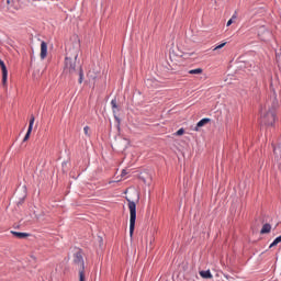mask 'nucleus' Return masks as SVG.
Listing matches in <instances>:
<instances>
[{
	"mask_svg": "<svg viewBox=\"0 0 281 281\" xmlns=\"http://www.w3.org/2000/svg\"><path fill=\"white\" fill-rule=\"evenodd\" d=\"M76 60L77 59H66L65 58L64 71H65V74H70V75L78 74L79 75V85H82V80L85 78V71L82 70L81 66H79V69H76L77 68Z\"/></svg>",
	"mask_w": 281,
	"mask_h": 281,
	"instance_id": "1",
	"label": "nucleus"
},
{
	"mask_svg": "<svg viewBox=\"0 0 281 281\" xmlns=\"http://www.w3.org/2000/svg\"><path fill=\"white\" fill-rule=\"evenodd\" d=\"M130 210V236L135 232V221H137V204L131 198H125Z\"/></svg>",
	"mask_w": 281,
	"mask_h": 281,
	"instance_id": "2",
	"label": "nucleus"
},
{
	"mask_svg": "<svg viewBox=\"0 0 281 281\" xmlns=\"http://www.w3.org/2000/svg\"><path fill=\"white\" fill-rule=\"evenodd\" d=\"M74 262L79 267V281H85V259L82 258V252L77 251L74 255Z\"/></svg>",
	"mask_w": 281,
	"mask_h": 281,
	"instance_id": "3",
	"label": "nucleus"
},
{
	"mask_svg": "<svg viewBox=\"0 0 281 281\" xmlns=\"http://www.w3.org/2000/svg\"><path fill=\"white\" fill-rule=\"evenodd\" d=\"M80 54V43L72 44L66 49V59L78 60Z\"/></svg>",
	"mask_w": 281,
	"mask_h": 281,
	"instance_id": "4",
	"label": "nucleus"
},
{
	"mask_svg": "<svg viewBox=\"0 0 281 281\" xmlns=\"http://www.w3.org/2000/svg\"><path fill=\"white\" fill-rule=\"evenodd\" d=\"M262 122L267 126H273V124H276V113L271 111L267 112L262 119Z\"/></svg>",
	"mask_w": 281,
	"mask_h": 281,
	"instance_id": "5",
	"label": "nucleus"
},
{
	"mask_svg": "<svg viewBox=\"0 0 281 281\" xmlns=\"http://www.w3.org/2000/svg\"><path fill=\"white\" fill-rule=\"evenodd\" d=\"M0 67L2 69V85L5 87L8 85V67H5V63L0 59Z\"/></svg>",
	"mask_w": 281,
	"mask_h": 281,
	"instance_id": "6",
	"label": "nucleus"
},
{
	"mask_svg": "<svg viewBox=\"0 0 281 281\" xmlns=\"http://www.w3.org/2000/svg\"><path fill=\"white\" fill-rule=\"evenodd\" d=\"M34 115H31V119H30V123H29V128H27V132L23 138V142H27V139H30V135H32V128H34Z\"/></svg>",
	"mask_w": 281,
	"mask_h": 281,
	"instance_id": "7",
	"label": "nucleus"
},
{
	"mask_svg": "<svg viewBox=\"0 0 281 281\" xmlns=\"http://www.w3.org/2000/svg\"><path fill=\"white\" fill-rule=\"evenodd\" d=\"M112 112L114 114V117L117 122H120V117H117V113H120V106L117 105V99H112L111 101Z\"/></svg>",
	"mask_w": 281,
	"mask_h": 281,
	"instance_id": "8",
	"label": "nucleus"
},
{
	"mask_svg": "<svg viewBox=\"0 0 281 281\" xmlns=\"http://www.w3.org/2000/svg\"><path fill=\"white\" fill-rule=\"evenodd\" d=\"M42 60H45L47 58V44L45 41L41 43V54H40Z\"/></svg>",
	"mask_w": 281,
	"mask_h": 281,
	"instance_id": "9",
	"label": "nucleus"
},
{
	"mask_svg": "<svg viewBox=\"0 0 281 281\" xmlns=\"http://www.w3.org/2000/svg\"><path fill=\"white\" fill-rule=\"evenodd\" d=\"M200 276L201 278H203L204 280H212V278H214L212 276V272L210 270H202L200 271Z\"/></svg>",
	"mask_w": 281,
	"mask_h": 281,
	"instance_id": "10",
	"label": "nucleus"
},
{
	"mask_svg": "<svg viewBox=\"0 0 281 281\" xmlns=\"http://www.w3.org/2000/svg\"><path fill=\"white\" fill-rule=\"evenodd\" d=\"M12 236H14L15 238L19 239H23V238H27V236H30V234L27 233H21V232H15V231H11Z\"/></svg>",
	"mask_w": 281,
	"mask_h": 281,
	"instance_id": "11",
	"label": "nucleus"
},
{
	"mask_svg": "<svg viewBox=\"0 0 281 281\" xmlns=\"http://www.w3.org/2000/svg\"><path fill=\"white\" fill-rule=\"evenodd\" d=\"M205 124H210V119L209 117H205V119H202L198 122L194 131H199V128H201L202 126H205Z\"/></svg>",
	"mask_w": 281,
	"mask_h": 281,
	"instance_id": "12",
	"label": "nucleus"
},
{
	"mask_svg": "<svg viewBox=\"0 0 281 281\" xmlns=\"http://www.w3.org/2000/svg\"><path fill=\"white\" fill-rule=\"evenodd\" d=\"M271 233V224L266 223L263 224L260 234H270Z\"/></svg>",
	"mask_w": 281,
	"mask_h": 281,
	"instance_id": "13",
	"label": "nucleus"
},
{
	"mask_svg": "<svg viewBox=\"0 0 281 281\" xmlns=\"http://www.w3.org/2000/svg\"><path fill=\"white\" fill-rule=\"evenodd\" d=\"M189 74L199 76V75L203 74V68L191 69V70H189Z\"/></svg>",
	"mask_w": 281,
	"mask_h": 281,
	"instance_id": "14",
	"label": "nucleus"
},
{
	"mask_svg": "<svg viewBox=\"0 0 281 281\" xmlns=\"http://www.w3.org/2000/svg\"><path fill=\"white\" fill-rule=\"evenodd\" d=\"M280 243H281V235L279 236V237H277L271 244H270V249L272 248V247H276L277 245H280Z\"/></svg>",
	"mask_w": 281,
	"mask_h": 281,
	"instance_id": "15",
	"label": "nucleus"
},
{
	"mask_svg": "<svg viewBox=\"0 0 281 281\" xmlns=\"http://www.w3.org/2000/svg\"><path fill=\"white\" fill-rule=\"evenodd\" d=\"M273 153L277 155V157H281V146L274 147Z\"/></svg>",
	"mask_w": 281,
	"mask_h": 281,
	"instance_id": "16",
	"label": "nucleus"
},
{
	"mask_svg": "<svg viewBox=\"0 0 281 281\" xmlns=\"http://www.w3.org/2000/svg\"><path fill=\"white\" fill-rule=\"evenodd\" d=\"M89 131H91V128L88 125H86L83 127V132H85V135H87V137H91V134L89 133Z\"/></svg>",
	"mask_w": 281,
	"mask_h": 281,
	"instance_id": "17",
	"label": "nucleus"
},
{
	"mask_svg": "<svg viewBox=\"0 0 281 281\" xmlns=\"http://www.w3.org/2000/svg\"><path fill=\"white\" fill-rule=\"evenodd\" d=\"M225 45H227V42H224V43H222V44L215 46V47L213 48V52H216V49H223V47H224Z\"/></svg>",
	"mask_w": 281,
	"mask_h": 281,
	"instance_id": "18",
	"label": "nucleus"
},
{
	"mask_svg": "<svg viewBox=\"0 0 281 281\" xmlns=\"http://www.w3.org/2000/svg\"><path fill=\"white\" fill-rule=\"evenodd\" d=\"M183 133H186V130H183V127H181L180 130H178V131L176 132V135H177V136H181V135H183Z\"/></svg>",
	"mask_w": 281,
	"mask_h": 281,
	"instance_id": "19",
	"label": "nucleus"
},
{
	"mask_svg": "<svg viewBox=\"0 0 281 281\" xmlns=\"http://www.w3.org/2000/svg\"><path fill=\"white\" fill-rule=\"evenodd\" d=\"M121 177H126V169H123V170H122Z\"/></svg>",
	"mask_w": 281,
	"mask_h": 281,
	"instance_id": "20",
	"label": "nucleus"
},
{
	"mask_svg": "<svg viewBox=\"0 0 281 281\" xmlns=\"http://www.w3.org/2000/svg\"><path fill=\"white\" fill-rule=\"evenodd\" d=\"M232 23H233V20L231 19V20H228V22H227V27H229V25H232Z\"/></svg>",
	"mask_w": 281,
	"mask_h": 281,
	"instance_id": "21",
	"label": "nucleus"
},
{
	"mask_svg": "<svg viewBox=\"0 0 281 281\" xmlns=\"http://www.w3.org/2000/svg\"><path fill=\"white\" fill-rule=\"evenodd\" d=\"M35 218H37V221H41V215L35 214Z\"/></svg>",
	"mask_w": 281,
	"mask_h": 281,
	"instance_id": "22",
	"label": "nucleus"
},
{
	"mask_svg": "<svg viewBox=\"0 0 281 281\" xmlns=\"http://www.w3.org/2000/svg\"><path fill=\"white\" fill-rule=\"evenodd\" d=\"M29 3H34V1H41V0H27Z\"/></svg>",
	"mask_w": 281,
	"mask_h": 281,
	"instance_id": "23",
	"label": "nucleus"
},
{
	"mask_svg": "<svg viewBox=\"0 0 281 281\" xmlns=\"http://www.w3.org/2000/svg\"><path fill=\"white\" fill-rule=\"evenodd\" d=\"M7 3H8V5H10V3H11V0H7Z\"/></svg>",
	"mask_w": 281,
	"mask_h": 281,
	"instance_id": "24",
	"label": "nucleus"
},
{
	"mask_svg": "<svg viewBox=\"0 0 281 281\" xmlns=\"http://www.w3.org/2000/svg\"><path fill=\"white\" fill-rule=\"evenodd\" d=\"M225 279H226V280H229V276H225Z\"/></svg>",
	"mask_w": 281,
	"mask_h": 281,
	"instance_id": "25",
	"label": "nucleus"
},
{
	"mask_svg": "<svg viewBox=\"0 0 281 281\" xmlns=\"http://www.w3.org/2000/svg\"><path fill=\"white\" fill-rule=\"evenodd\" d=\"M233 19H236V15H233Z\"/></svg>",
	"mask_w": 281,
	"mask_h": 281,
	"instance_id": "26",
	"label": "nucleus"
}]
</instances>
